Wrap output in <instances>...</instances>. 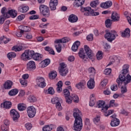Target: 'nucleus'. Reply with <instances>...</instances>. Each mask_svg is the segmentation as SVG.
Returning a JSON list of instances; mask_svg holds the SVG:
<instances>
[{"instance_id": "f3484780", "label": "nucleus", "mask_w": 131, "mask_h": 131, "mask_svg": "<svg viewBox=\"0 0 131 131\" xmlns=\"http://www.w3.org/2000/svg\"><path fill=\"white\" fill-rule=\"evenodd\" d=\"M78 55L80 58L83 60H84V61H86V60H88V58L85 55V52H84V50H83V48H81L79 50Z\"/></svg>"}, {"instance_id": "774afa93", "label": "nucleus", "mask_w": 131, "mask_h": 131, "mask_svg": "<svg viewBox=\"0 0 131 131\" xmlns=\"http://www.w3.org/2000/svg\"><path fill=\"white\" fill-rule=\"evenodd\" d=\"M111 89L112 91H117V89H118L117 84H113L111 87Z\"/></svg>"}, {"instance_id": "58836bf2", "label": "nucleus", "mask_w": 131, "mask_h": 131, "mask_svg": "<svg viewBox=\"0 0 131 131\" xmlns=\"http://www.w3.org/2000/svg\"><path fill=\"white\" fill-rule=\"evenodd\" d=\"M71 99L75 102V103H78V101H79V99L78 98V96L75 94H72L70 96Z\"/></svg>"}, {"instance_id": "39448f33", "label": "nucleus", "mask_w": 131, "mask_h": 131, "mask_svg": "<svg viewBox=\"0 0 131 131\" xmlns=\"http://www.w3.org/2000/svg\"><path fill=\"white\" fill-rule=\"evenodd\" d=\"M40 14L44 17L49 18L50 17V8L45 5H40L39 7Z\"/></svg>"}, {"instance_id": "e433bc0d", "label": "nucleus", "mask_w": 131, "mask_h": 131, "mask_svg": "<svg viewBox=\"0 0 131 131\" xmlns=\"http://www.w3.org/2000/svg\"><path fill=\"white\" fill-rule=\"evenodd\" d=\"M23 50V47L21 45L18 46H14L12 48V51H15V52H20Z\"/></svg>"}, {"instance_id": "c85d7f7f", "label": "nucleus", "mask_w": 131, "mask_h": 131, "mask_svg": "<svg viewBox=\"0 0 131 131\" xmlns=\"http://www.w3.org/2000/svg\"><path fill=\"white\" fill-rule=\"evenodd\" d=\"M95 103L96 99L95 98V95L94 94H92L90 96L89 105L91 106V107H93V106H94Z\"/></svg>"}, {"instance_id": "4468645a", "label": "nucleus", "mask_w": 131, "mask_h": 131, "mask_svg": "<svg viewBox=\"0 0 131 131\" xmlns=\"http://www.w3.org/2000/svg\"><path fill=\"white\" fill-rule=\"evenodd\" d=\"M92 10L93 9H92L91 7H81V12H82L83 13L84 12H87L84 13L85 16H90V14L91 13Z\"/></svg>"}, {"instance_id": "4d7b16f0", "label": "nucleus", "mask_w": 131, "mask_h": 131, "mask_svg": "<svg viewBox=\"0 0 131 131\" xmlns=\"http://www.w3.org/2000/svg\"><path fill=\"white\" fill-rule=\"evenodd\" d=\"M101 119V117L100 116H97L95 118H94L93 121L95 124H97L98 122L100 121V120Z\"/></svg>"}, {"instance_id": "603ef678", "label": "nucleus", "mask_w": 131, "mask_h": 131, "mask_svg": "<svg viewBox=\"0 0 131 131\" xmlns=\"http://www.w3.org/2000/svg\"><path fill=\"white\" fill-rule=\"evenodd\" d=\"M23 29L24 30H21L24 31L23 33H24V32H28V31H30V30H31V29L30 28L26 26H23Z\"/></svg>"}, {"instance_id": "9b49d317", "label": "nucleus", "mask_w": 131, "mask_h": 131, "mask_svg": "<svg viewBox=\"0 0 131 131\" xmlns=\"http://www.w3.org/2000/svg\"><path fill=\"white\" fill-rule=\"evenodd\" d=\"M27 69L29 71H33L36 69V66H35V62L33 61H30L27 64Z\"/></svg>"}, {"instance_id": "393cba45", "label": "nucleus", "mask_w": 131, "mask_h": 131, "mask_svg": "<svg viewBox=\"0 0 131 131\" xmlns=\"http://www.w3.org/2000/svg\"><path fill=\"white\" fill-rule=\"evenodd\" d=\"M79 46H80V42L76 41L73 43L72 47V51L73 52H76L78 49V47H79Z\"/></svg>"}, {"instance_id": "052dcab7", "label": "nucleus", "mask_w": 131, "mask_h": 131, "mask_svg": "<svg viewBox=\"0 0 131 131\" xmlns=\"http://www.w3.org/2000/svg\"><path fill=\"white\" fill-rule=\"evenodd\" d=\"M52 128L49 126V125H47L43 127L42 130L43 131H51Z\"/></svg>"}, {"instance_id": "de8ad7c7", "label": "nucleus", "mask_w": 131, "mask_h": 131, "mask_svg": "<svg viewBox=\"0 0 131 131\" xmlns=\"http://www.w3.org/2000/svg\"><path fill=\"white\" fill-rule=\"evenodd\" d=\"M59 102H60V99L58 97L53 98L51 100V103H52V104H55V105L58 104V103H59Z\"/></svg>"}, {"instance_id": "ea45409f", "label": "nucleus", "mask_w": 131, "mask_h": 131, "mask_svg": "<svg viewBox=\"0 0 131 131\" xmlns=\"http://www.w3.org/2000/svg\"><path fill=\"white\" fill-rule=\"evenodd\" d=\"M16 53L15 52H10L7 54V58L9 60H12L13 58H16Z\"/></svg>"}, {"instance_id": "680f3d73", "label": "nucleus", "mask_w": 131, "mask_h": 131, "mask_svg": "<svg viewBox=\"0 0 131 131\" xmlns=\"http://www.w3.org/2000/svg\"><path fill=\"white\" fill-rule=\"evenodd\" d=\"M39 18V16L38 15H33L29 17L30 20H36V19H38Z\"/></svg>"}, {"instance_id": "f03ea898", "label": "nucleus", "mask_w": 131, "mask_h": 131, "mask_svg": "<svg viewBox=\"0 0 131 131\" xmlns=\"http://www.w3.org/2000/svg\"><path fill=\"white\" fill-rule=\"evenodd\" d=\"M73 116L75 118V121L74 123V130L80 131L82 129V119L81 116L82 114L81 112L78 110V108H74Z\"/></svg>"}, {"instance_id": "473e14b6", "label": "nucleus", "mask_w": 131, "mask_h": 131, "mask_svg": "<svg viewBox=\"0 0 131 131\" xmlns=\"http://www.w3.org/2000/svg\"><path fill=\"white\" fill-rule=\"evenodd\" d=\"M17 11L10 10L8 11V15H10L12 18H15L17 17Z\"/></svg>"}, {"instance_id": "7ed1b4c3", "label": "nucleus", "mask_w": 131, "mask_h": 131, "mask_svg": "<svg viewBox=\"0 0 131 131\" xmlns=\"http://www.w3.org/2000/svg\"><path fill=\"white\" fill-rule=\"evenodd\" d=\"M116 36H118V34L115 30H111L110 31L106 30V33L104 35V37L107 39V41L112 42V41L116 38Z\"/></svg>"}, {"instance_id": "c03bdc74", "label": "nucleus", "mask_w": 131, "mask_h": 131, "mask_svg": "<svg viewBox=\"0 0 131 131\" xmlns=\"http://www.w3.org/2000/svg\"><path fill=\"white\" fill-rule=\"evenodd\" d=\"M49 77L50 79H54L57 77V72L53 71L49 74Z\"/></svg>"}, {"instance_id": "dca6fc26", "label": "nucleus", "mask_w": 131, "mask_h": 131, "mask_svg": "<svg viewBox=\"0 0 131 131\" xmlns=\"http://www.w3.org/2000/svg\"><path fill=\"white\" fill-rule=\"evenodd\" d=\"M112 6V2L111 1H106L104 3H102L100 4L101 8L102 9H109Z\"/></svg>"}, {"instance_id": "c9c22d12", "label": "nucleus", "mask_w": 131, "mask_h": 131, "mask_svg": "<svg viewBox=\"0 0 131 131\" xmlns=\"http://www.w3.org/2000/svg\"><path fill=\"white\" fill-rule=\"evenodd\" d=\"M75 7H81L84 4V0H75Z\"/></svg>"}, {"instance_id": "f704fd0d", "label": "nucleus", "mask_w": 131, "mask_h": 131, "mask_svg": "<svg viewBox=\"0 0 131 131\" xmlns=\"http://www.w3.org/2000/svg\"><path fill=\"white\" fill-rule=\"evenodd\" d=\"M6 11L7 8H6V7H3L1 10V13L5 18H9V11L6 12Z\"/></svg>"}, {"instance_id": "412c9836", "label": "nucleus", "mask_w": 131, "mask_h": 131, "mask_svg": "<svg viewBox=\"0 0 131 131\" xmlns=\"http://www.w3.org/2000/svg\"><path fill=\"white\" fill-rule=\"evenodd\" d=\"M122 37H129L130 36V29L129 28H126L121 33Z\"/></svg>"}, {"instance_id": "f257e3e1", "label": "nucleus", "mask_w": 131, "mask_h": 131, "mask_svg": "<svg viewBox=\"0 0 131 131\" xmlns=\"http://www.w3.org/2000/svg\"><path fill=\"white\" fill-rule=\"evenodd\" d=\"M128 68H129L128 64H124L123 66L121 73L119 75V78L116 80L119 86L122 85V84L124 85V86H122L121 88V93L122 95L127 92V89L125 86L131 81V76L127 74L129 71Z\"/></svg>"}, {"instance_id": "1a4fd4ad", "label": "nucleus", "mask_w": 131, "mask_h": 131, "mask_svg": "<svg viewBox=\"0 0 131 131\" xmlns=\"http://www.w3.org/2000/svg\"><path fill=\"white\" fill-rule=\"evenodd\" d=\"M106 103L104 101L99 100L97 102V107L98 108H102L101 111L102 112H105L108 110V108L109 106L106 105L104 106Z\"/></svg>"}, {"instance_id": "09e8293b", "label": "nucleus", "mask_w": 131, "mask_h": 131, "mask_svg": "<svg viewBox=\"0 0 131 131\" xmlns=\"http://www.w3.org/2000/svg\"><path fill=\"white\" fill-rule=\"evenodd\" d=\"M55 48L57 52V53H61V51H62V45L57 44L55 46Z\"/></svg>"}, {"instance_id": "a18cd8bd", "label": "nucleus", "mask_w": 131, "mask_h": 131, "mask_svg": "<svg viewBox=\"0 0 131 131\" xmlns=\"http://www.w3.org/2000/svg\"><path fill=\"white\" fill-rule=\"evenodd\" d=\"M100 4L98 1H94L90 3V6L92 8H96Z\"/></svg>"}, {"instance_id": "a878e982", "label": "nucleus", "mask_w": 131, "mask_h": 131, "mask_svg": "<svg viewBox=\"0 0 131 131\" xmlns=\"http://www.w3.org/2000/svg\"><path fill=\"white\" fill-rule=\"evenodd\" d=\"M12 85H13V82L10 80H8L4 84L5 90H10V89H12Z\"/></svg>"}, {"instance_id": "bf43d9fd", "label": "nucleus", "mask_w": 131, "mask_h": 131, "mask_svg": "<svg viewBox=\"0 0 131 131\" xmlns=\"http://www.w3.org/2000/svg\"><path fill=\"white\" fill-rule=\"evenodd\" d=\"M87 40L89 41H92L94 39V35L93 34H90V35H88L86 37Z\"/></svg>"}, {"instance_id": "864d4df0", "label": "nucleus", "mask_w": 131, "mask_h": 131, "mask_svg": "<svg viewBox=\"0 0 131 131\" xmlns=\"http://www.w3.org/2000/svg\"><path fill=\"white\" fill-rule=\"evenodd\" d=\"M56 108L58 111H61L63 110V107H62V105H61V103L58 102L56 104H55Z\"/></svg>"}, {"instance_id": "8fccbe9b", "label": "nucleus", "mask_w": 131, "mask_h": 131, "mask_svg": "<svg viewBox=\"0 0 131 131\" xmlns=\"http://www.w3.org/2000/svg\"><path fill=\"white\" fill-rule=\"evenodd\" d=\"M96 57L97 60H102V59H103V53L102 51H98L96 55Z\"/></svg>"}, {"instance_id": "79ce46f5", "label": "nucleus", "mask_w": 131, "mask_h": 131, "mask_svg": "<svg viewBox=\"0 0 131 131\" xmlns=\"http://www.w3.org/2000/svg\"><path fill=\"white\" fill-rule=\"evenodd\" d=\"M18 90L16 89H12L9 92V96H16L18 94Z\"/></svg>"}, {"instance_id": "7c9ffc66", "label": "nucleus", "mask_w": 131, "mask_h": 131, "mask_svg": "<svg viewBox=\"0 0 131 131\" xmlns=\"http://www.w3.org/2000/svg\"><path fill=\"white\" fill-rule=\"evenodd\" d=\"M41 63H42L41 67L42 68H45V67H47L48 65L50 64V63H51V60H50V59L49 58H47L44 60L43 61H42Z\"/></svg>"}, {"instance_id": "423d86ee", "label": "nucleus", "mask_w": 131, "mask_h": 131, "mask_svg": "<svg viewBox=\"0 0 131 131\" xmlns=\"http://www.w3.org/2000/svg\"><path fill=\"white\" fill-rule=\"evenodd\" d=\"M27 111L28 115L30 118H33L34 116H35L36 110H35V108L33 106L28 107Z\"/></svg>"}, {"instance_id": "b1692460", "label": "nucleus", "mask_w": 131, "mask_h": 131, "mask_svg": "<svg viewBox=\"0 0 131 131\" xmlns=\"http://www.w3.org/2000/svg\"><path fill=\"white\" fill-rule=\"evenodd\" d=\"M85 85V81H81L78 83L76 84L75 86L78 90H83Z\"/></svg>"}, {"instance_id": "e2e57ef3", "label": "nucleus", "mask_w": 131, "mask_h": 131, "mask_svg": "<svg viewBox=\"0 0 131 131\" xmlns=\"http://www.w3.org/2000/svg\"><path fill=\"white\" fill-rule=\"evenodd\" d=\"M48 93L50 95H54L55 94V91H54V88L50 87L48 89Z\"/></svg>"}, {"instance_id": "a211bd4d", "label": "nucleus", "mask_w": 131, "mask_h": 131, "mask_svg": "<svg viewBox=\"0 0 131 131\" xmlns=\"http://www.w3.org/2000/svg\"><path fill=\"white\" fill-rule=\"evenodd\" d=\"M70 40V38L66 37L61 39H56L55 40V43H57V45H60V43H65L68 42Z\"/></svg>"}, {"instance_id": "f8f14e48", "label": "nucleus", "mask_w": 131, "mask_h": 131, "mask_svg": "<svg viewBox=\"0 0 131 131\" xmlns=\"http://www.w3.org/2000/svg\"><path fill=\"white\" fill-rule=\"evenodd\" d=\"M58 0H51L49 3L50 8L51 11H55L57 9V7L58 4Z\"/></svg>"}, {"instance_id": "9d476101", "label": "nucleus", "mask_w": 131, "mask_h": 131, "mask_svg": "<svg viewBox=\"0 0 131 131\" xmlns=\"http://www.w3.org/2000/svg\"><path fill=\"white\" fill-rule=\"evenodd\" d=\"M84 50H85V53L86 54L88 57L89 59H93L94 58V53L93 51L91 50L90 47L87 45L84 46Z\"/></svg>"}, {"instance_id": "cd10ccee", "label": "nucleus", "mask_w": 131, "mask_h": 131, "mask_svg": "<svg viewBox=\"0 0 131 131\" xmlns=\"http://www.w3.org/2000/svg\"><path fill=\"white\" fill-rule=\"evenodd\" d=\"M41 58H42V55L39 53H35L34 54V56H33L32 59L35 60L36 61H39L41 60Z\"/></svg>"}, {"instance_id": "5fc2aeb1", "label": "nucleus", "mask_w": 131, "mask_h": 131, "mask_svg": "<svg viewBox=\"0 0 131 131\" xmlns=\"http://www.w3.org/2000/svg\"><path fill=\"white\" fill-rule=\"evenodd\" d=\"M111 107H118V103H115V100H112L110 101Z\"/></svg>"}, {"instance_id": "4be33fe9", "label": "nucleus", "mask_w": 131, "mask_h": 131, "mask_svg": "<svg viewBox=\"0 0 131 131\" xmlns=\"http://www.w3.org/2000/svg\"><path fill=\"white\" fill-rule=\"evenodd\" d=\"M112 19L114 22H118L120 19V16L117 12H113L112 14Z\"/></svg>"}, {"instance_id": "69168bd1", "label": "nucleus", "mask_w": 131, "mask_h": 131, "mask_svg": "<svg viewBox=\"0 0 131 131\" xmlns=\"http://www.w3.org/2000/svg\"><path fill=\"white\" fill-rule=\"evenodd\" d=\"M67 65L66 64H65V63L64 62H62L61 63H60V69H67V68H66Z\"/></svg>"}, {"instance_id": "6e6d98bb", "label": "nucleus", "mask_w": 131, "mask_h": 131, "mask_svg": "<svg viewBox=\"0 0 131 131\" xmlns=\"http://www.w3.org/2000/svg\"><path fill=\"white\" fill-rule=\"evenodd\" d=\"M108 83V79H104L103 80V81L101 82V85L102 86V88H105V85H107V84Z\"/></svg>"}, {"instance_id": "5701e85b", "label": "nucleus", "mask_w": 131, "mask_h": 131, "mask_svg": "<svg viewBox=\"0 0 131 131\" xmlns=\"http://www.w3.org/2000/svg\"><path fill=\"white\" fill-rule=\"evenodd\" d=\"M1 107L5 108L6 109H10L12 107V102L10 101H5L1 104Z\"/></svg>"}, {"instance_id": "72a5a7b5", "label": "nucleus", "mask_w": 131, "mask_h": 131, "mask_svg": "<svg viewBox=\"0 0 131 131\" xmlns=\"http://www.w3.org/2000/svg\"><path fill=\"white\" fill-rule=\"evenodd\" d=\"M59 72L61 76H66L68 73V69H59Z\"/></svg>"}, {"instance_id": "c756f323", "label": "nucleus", "mask_w": 131, "mask_h": 131, "mask_svg": "<svg viewBox=\"0 0 131 131\" xmlns=\"http://www.w3.org/2000/svg\"><path fill=\"white\" fill-rule=\"evenodd\" d=\"M89 73H90V77H95V75H96V70L95 68L91 67L88 69Z\"/></svg>"}, {"instance_id": "a19ab883", "label": "nucleus", "mask_w": 131, "mask_h": 131, "mask_svg": "<svg viewBox=\"0 0 131 131\" xmlns=\"http://www.w3.org/2000/svg\"><path fill=\"white\" fill-rule=\"evenodd\" d=\"M29 102L30 103H34V102H36L37 99H36V97H35L33 95H30L28 97Z\"/></svg>"}, {"instance_id": "0eeeda50", "label": "nucleus", "mask_w": 131, "mask_h": 131, "mask_svg": "<svg viewBox=\"0 0 131 131\" xmlns=\"http://www.w3.org/2000/svg\"><path fill=\"white\" fill-rule=\"evenodd\" d=\"M10 115L11 116L13 121H17L20 117V115L16 111L15 109H12L10 112Z\"/></svg>"}, {"instance_id": "3c124183", "label": "nucleus", "mask_w": 131, "mask_h": 131, "mask_svg": "<svg viewBox=\"0 0 131 131\" xmlns=\"http://www.w3.org/2000/svg\"><path fill=\"white\" fill-rule=\"evenodd\" d=\"M64 97H70V92L68 89H64L63 90Z\"/></svg>"}, {"instance_id": "2f4dec72", "label": "nucleus", "mask_w": 131, "mask_h": 131, "mask_svg": "<svg viewBox=\"0 0 131 131\" xmlns=\"http://www.w3.org/2000/svg\"><path fill=\"white\" fill-rule=\"evenodd\" d=\"M56 90L57 93H61L62 92V86H63V83L62 81H59L57 84Z\"/></svg>"}, {"instance_id": "0e129e2a", "label": "nucleus", "mask_w": 131, "mask_h": 131, "mask_svg": "<svg viewBox=\"0 0 131 131\" xmlns=\"http://www.w3.org/2000/svg\"><path fill=\"white\" fill-rule=\"evenodd\" d=\"M91 125V123H90V119H86L85 120V127H87V128H89V126Z\"/></svg>"}, {"instance_id": "aec40b11", "label": "nucleus", "mask_w": 131, "mask_h": 131, "mask_svg": "<svg viewBox=\"0 0 131 131\" xmlns=\"http://www.w3.org/2000/svg\"><path fill=\"white\" fill-rule=\"evenodd\" d=\"M9 125H10V121L8 120H4V125L1 126L2 130L3 131H8Z\"/></svg>"}, {"instance_id": "bb28decb", "label": "nucleus", "mask_w": 131, "mask_h": 131, "mask_svg": "<svg viewBox=\"0 0 131 131\" xmlns=\"http://www.w3.org/2000/svg\"><path fill=\"white\" fill-rule=\"evenodd\" d=\"M120 123V121H119V119L117 118H114L112 120L111 122V126H118V125H119Z\"/></svg>"}, {"instance_id": "ddd939ff", "label": "nucleus", "mask_w": 131, "mask_h": 131, "mask_svg": "<svg viewBox=\"0 0 131 131\" xmlns=\"http://www.w3.org/2000/svg\"><path fill=\"white\" fill-rule=\"evenodd\" d=\"M87 86L88 89L90 90H93L94 88H95V77H90V80L88 81L87 83Z\"/></svg>"}, {"instance_id": "6e6552de", "label": "nucleus", "mask_w": 131, "mask_h": 131, "mask_svg": "<svg viewBox=\"0 0 131 131\" xmlns=\"http://www.w3.org/2000/svg\"><path fill=\"white\" fill-rule=\"evenodd\" d=\"M36 83L37 85L42 89H43L47 85L46 82H45V78L42 77H37L36 78Z\"/></svg>"}, {"instance_id": "13d9d810", "label": "nucleus", "mask_w": 131, "mask_h": 131, "mask_svg": "<svg viewBox=\"0 0 131 131\" xmlns=\"http://www.w3.org/2000/svg\"><path fill=\"white\" fill-rule=\"evenodd\" d=\"M111 71H112V70L110 68L106 69L104 71V74H105V75H109L110 73H111Z\"/></svg>"}, {"instance_id": "2eb2a0df", "label": "nucleus", "mask_w": 131, "mask_h": 131, "mask_svg": "<svg viewBox=\"0 0 131 131\" xmlns=\"http://www.w3.org/2000/svg\"><path fill=\"white\" fill-rule=\"evenodd\" d=\"M29 10V7L24 5H20L17 8L19 13H26Z\"/></svg>"}, {"instance_id": "20e7f679", "label": "nucleus", "mask_w": 131, "mask_h": 131, "mask_svg": "<svg viewBox=\"0 0 131 131\" xmlns=\"http://www.w3.org/2000/svg\"><path fill=\"white\" fill-rule=\"evenodd\" d=\"M34 52L32 50H26L24 53L22 54L20 58L23 61H27L28 60H30L31 58H33L34 55Z\"/></svg>"}, {"instance_id": "49530a36", "label": "nucleus", "mask_w": 131, "mask_h": 131, "mask_svg": "<svg viewBox=\"0 0 131 131\" xmlns=\"http://www.w3.org/2000/svg\"><path fill=\"white\" fill-rule=\"evenodd\" d=\"M0 40L1 41H3L4 43L6 45V43H8V41H10L11 39H8L6 37H5V36H3V37H1L0 38Z\"/></svg>"}, {"instance_id": "6ab92c4d", "label": "nucleus", "mask_w": 131, "mask_h": 131, "mask_svg": "<svg viewBox=\"0 0 131 131\" xmlns=\"http://www.w3.org/2000/svg\"><path fill=\"white\" fill-rule=\"evenodd\" d=\"M68 20L71 23H75L78 20V17L75 14H71L69 16Z\"/></svg>"}, {"instance_id": "37998d69", "label": "nucleus", "mask_w": 131, "mask_h": 131, "mask_svg": "<svg viewBox=\"0 0 131 131\" xmlns=\"http://www.w3.org/2000/svg\"><path fill=\"white\" fill-rule=\"evenodd\" d=\"M112 21L113 20H111L110 19H107L105 20V26L107 27V28H110L111 27V25L112 24Z\"/></svg>"}, {"instance_id": "338daca9", "label": "nucleus", "mask_w": 131, "mask_h": 131, "mask_svg": "<svg viewBox=\"0 0 131 131\" xmlns=\"http://www.w3.org/2000/svg\"><path fill=\"white\" fill-rule=\"evenodd\" d=\"M25 127L27 128V129L30 130L32 128V125L31 123H28L26 124Z\"/></svg>"}, {"instance_id": "4c0bfd02", "label": "nucleus", "mask_w": 131, "mask_h": 131, "mask_svg": "<svg viewBox=\"0 0 131 131\" xmlns=\"http://www.w3.org/2000/svg\"><path fill=\"white\" fill-rule=\"evenodd\" d=\"M17 108L19 111H24L26 109V105L24 103H19L17 105Z\"/></svg>"}]
</instances>
